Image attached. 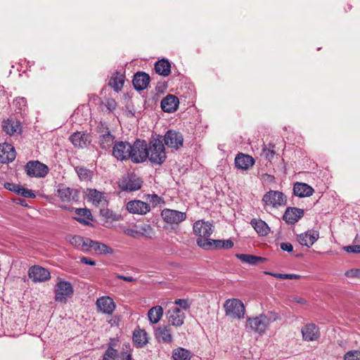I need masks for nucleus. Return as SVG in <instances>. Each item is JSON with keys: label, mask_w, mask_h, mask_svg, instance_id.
Listing matches in <instances>:
<instances>
[{"label": "nucleus", "mask_w": 360, "mask_h": 360, "mask_svg": "<svg viewBox=\"0 0 360 360\" xmlns=\"http://www.w3.org/2000/svg\"><path fill=\"white\" fill-rule=\"evenodd\" d=\"M148 159L153 165H161L166 160L165 148L162 136L153 137L148 144Z\"/></svg>", "instance_id": "1"}, {"label": "nucleus", "mask_w": 360, "mask_h": 360, "mask_svg": "<svg viewBox=\"0 0 360 360\" xmlns=\"http://www.w3.org/2000/svg\"><path fill=\"white\" fill-rule=\"evenodd\" d=\"M278 319L279 315L277 313L270 311L254 318H248L247 326H249L255 332L262 333L271 323Z\"/></svg>", "instance_id": "2"}, {"label": "nucleus", "mask_w": 360, "mask_h": 360, "mask_svg": "<svg viewBox=\"0 0 360 360\" xmlns=\"http://www.w3.org/2000/svg\"><path fill=\"white\" fill-rule=\"evenodd\" d=\"M148 144L145 140L137 139L131 145L130 160L134 163H142L148 159Z\"/></svg>", "instance_id": "3"}, {"label": "nucleus", "mask_w": 360, "mask_h": 360, "mask_svg": "<svg viewBox=\"0 0 360 360\" xmlns=\"http://www.w3.org/2000/svg\"><path fill=\"white\" fill-rule=\"evenodd\" d=\"M262 201L264 208L267 207L278 208L286 205L287 198L281 191L270 190L263 195Z\"/></svg>", "instance_id": "4"}, {"label": "nucleus", "mask_w": 360, "mask_h": 360, "mask_svg": "<svg viewBox=\"0 0 360 360\" xmlns=\"http://www.w3.org/2000/svg\"><path fill=\"white\" fill-rule=\"evenodd\" d=\"M73 292L72 285L70 282L60 279L55 286V300L65 303L68 299L72 297Z\"/></svg>", "instance_id": "5"}, {"label": "nucleus", "mask_w": 360, "mask_h": 360, "mask_svg": "<svg viewBox=\"0 0 360 360\" xmlns=\"http://www.w3.org/2000/svg\"><path fill=\"white\" fill-rule=\"evenodd\" d=\"M224 307L226 314L235 319L243 318L245 307L243 303L238 299H231L225 302Z\"/></svg>", "instance_id": "6"}, {"label": "nucleus", "mask_w": 360, "mask_h": 360, "mask_svg": "<svg viewBox=\"0 0 360 360\" xmlns=\"http://www.w3.org/2000/svg\"><path fill=\"white\" fill-rule=\"evenodd\" d=\"M97 131L99 134L98 144L103 150H108L115 143V136L112 135L109 129L104 124L101 123L97 127Z\"/></svg>", "instance_id": "7"}, {"label": "nucleus", "mask_w": 360, "mask_h": 360, "mask_svg": "<svg viewBox=\"0 0 360 360\" xmlns=\"http://www.w3.org/2000/svg\"><path fill=\"white\" fill-rule=\"evenodd\" d=\"M193 229L194 234L198 236L196 240L198 245L200 239L209 240V237L213 232L212 225L208 221L203 220L196 221L193 224Z\"/></svg>", "instance_id": "8"}, {"label": "nucleus", "mask_w": 360, "mask_h": 360, "mask_svg": "<svg viewBox=\"0 0 360 360\" xmlns=\"http://www.w3.org/2000/svg\"><path fill=\"white\" fill-rule=\"evenodd\" d=\"M162 139V142L164 141L165 144L168 148L175 150L179 149L184 144V136L182 134L173 129L168 130Z\"/></svg>", "instance_id": "9"}, {"label": "nucleus", "mask_w": 360, "mask_h": 360, "mask_svg": "<svg viewBox=\"0 0 360 360\" xmlns=\"http://www.w3.org/2000/svg\"><path fill=\"white\" fill-rule=\"evenodd\" d=\"M131 145L127 141H116L112 146V155L121 161L130 160Z\"/></svg>", "instance_id": "10"}, {"label": "nucleus", "mask_w": 360, "mask_h": 360, "mask_svg": "<svg viewBox=\"0 0 360 360\" xmlns=\"http://www.w3.org/2000/svg\"><path fill=\"white\" fill-rule=\"evenodd\" d=\"M27 174L30 177H44L49 172L48 167L39 161H29L25 165Z\"/></svg>", "instance_id": "11"}, {"label": "nucleus", "mask_w": 360, "mask_h": 360, "mask_svg": "<svg viewBox=\"0 0 360 360\" xmlns=\"http://www.w3.org/2000/svg\"><path fill=\"white\" fill-rule=\"evenodd\" d=\"M28 276L34 283H42L51 278V273L42 266L34 265L29 269Z\"/></svg>", "instance_id": "12"}, {"label": "nucleus", "mask_w": 360, "mask_h": 360, "mask_svg": "<svg viewBox=\"0 0 360 360\" xmlns=\"http://www.w3.org/2000/svg\"><path fill=\"white\" fill-rule=\"evenodd\" d=\"M163 220L170 224H178L186 219V214L175 210L165 208L161 212Z\"/></svg>", "instance_id": "13"}, {"label": "nucleus", "mask_w": 360, "mask_h": 360, "mask_svg": "<svg viewBox=\"0 0 360 360\" xmlns=\"http://www.w3.org/2000/svg\"><path fill=\"white\" fill-rule=\"evenodd\" d=\"M166 317L169 325L178 327L184 324L185 314L178 307L174 306L167 311Z\"/></svg>", "instance_id": "14"}, {"label": "nucleus", "mask_w": 360, "mask_h": 360, "mask_svg": "<svg viewBox=\"0 0 360 360\" xmlns=\"http://www.w3.org/2000/svg\"><path fill=\"white\" fill-rule=\"evenodd\" d=\"M301 333L303 340L307 342L318 340L321 335L319 328L312 323L304 325L301 329Z\"/></svg>", "instance_id": "15"}, {"label": "nucleus", "mask_w": 360, "mask_h": 360, "mask_svg": "<svg viewBox=\"0 0 360 360\" xmlns=\"http://www.w3.org/2000/svg\"><path fill=\"white\" fill-rule=\"evenodd\" d=\"M77 190L61 184L58 187L56 195L63 202L68 203L72 201L77 200Z\"/></svg>", "instance_id": "16"}, {"label": "nucleus", "mask_w": 360, "mask_h": 360, "mask_svg": "<svg viewBox=\"0 0 360 360\" xmlns=\"http://www.w3.org/2000/svg\"><path fill=\"white\" fill-rule=\"evenodd\" d=\"M142 186V181L136 175H131L123 177L120 186L124 191H134L140 189Z\"/></svg>", "instance_id": "17"}, {"label": "nucleus", "mask_w": 360, "mask_h": 360, "mask_svg": "<svg viewBox=\"0 0 360 360\" xmlns=\"http://www.w3.org/2000/svg\"><path fill=\"white\" fill-rule=\"evenodd\" d=\"M154 335L158 342L170 344L173 342L172 331L169 325L157 327Z\"/></svg>", "instance_id": "18"}, {"label": "nucleus", "mask_w": 360, "mask_h": 360, "mask_svg": "<svg viewBox=\"0 0 360 360\" xmlns=\"http://www.w3.org/2000/svg\"><path fill=\"white\" fill-rule=\"evenodd\" d=\"M127 210L132 214H146L150 210V205L141 200H131L126 205Z\"/></svg>", "instance_id": "19"}, {"label": "nucleus", "mask_w": 360, "mask_h": 360, "mask_svg": "<svg viewBox=\"0 0 360 360\" xmlns=\"http://www.w3.org/2000/svg\"><path fill=\"white\" fill-rule=\"evenodd\" d=\"M16 156L14 147L9 143H0V163L5 164L12 162Z\"/></svg>", "instance_id": "20"}, {"label": "nucleus", "mask_w": 360, "mask_h": 360, "mask_svg": "<svg viewBox=\"0 0 360 360\" xmlns=\"http://www.w3.org/2000/svg\"><path fill=\"white\" fill-rule=\"evenodd\" d=\"M98 309L103 314H112L115 309V303L108 296H103L96 300Z\"/></svg>", "instance_id": "21"}, {"label": "nucleus", "mask_w": 360, "mask_h": 360, "mask_svg": "<svg viewBox=\"0 0 360 360\" xmlns=\"http://www.w3.org/2000/svg\"><path fill=\"white\" fill-rule=\"evenodd\" d=\"M304 215V210L297 207H288L284 212L283 219L288 224H294Z\"/></svg>", "instance_id": "22"}, {"label": "nucleus", "mask_w": 360, "mask_h": 360, "mask_svg": "<svg viewBox=\"0 0 360 360\" xmlns=\"http://www.w3.org/2000/svg\"><path fill=\"white\" fill-rule=\"evenodd\" d=\"M70 141L75 147L81 148L86 147L91 141L89 134L82 131L73 133Z\"/></svg>", "instance_id": "23"}, {"label": "nucleus", "mask_w": 360, "mask_h": 360, "mask_svg": "<svg viewBox=\"0 0 360 360\" xmlns=\"http://www.w3.org/2000/svg\"><path fill=\"white\" fill-rule=\"evenodd\" d=\"M2 129L7 134L13 136L20 134L22 127L18 120L10 118L2 122Z\"/></svg>", "instance_id": "24"}, {"label": "nucleus", "mask_w": 360, "mask_h": 360, "mask_svg": "<svg viewBox=\"0 0 360 360\" xmlns=\"http://www.w3.org/2000/svg\"><path fill=\"white\" fill-rule=\"evenodd\" d=\"M319 233L314 230H309L297 236V240L302 245H305L308 248L312 246L314 243L319 239Z\"/></svg>", "instance_id": "25"}, {"label": "nucleus", "mask_w": 360, "mask_h": 360, "mask_svg": "<svg viewBox=\"0 0 360 360\" xmlns=\"http://www.w3.org/2000/svg\"><path fill=\"white\" fill-rule=\"evenodd\" d=\"M150 81V76L147 73L138 72L134 75L132 82L136 90L141 91L148 87Z\"/></svg>", "instance_id": "26"}, {"label": "nucleus", "mask_w": 360, "mask_h": 360, "mask_svg": "<svg viewBox=\"0 0 360 360\" xmlns=\"http://www.w3.org/2000/svg\"><path fill=\"white\" fill-rule=\"evenodd\" d=\"M179 103V99L176 96L169 94L162 100L161 108L164 112H172L176 110Z\"/></svg>", "instance_id": "27"}, {"label": "nucleus", "mask_w": 360, "mask_h": 360, "mask_svg": "<svg viewBox=\"0 0 360 360\" xmlns=\"http://www.w3.org/2000/svg\"><path fill=\"white\" fill-rule=\"evenodd\" d=\"M314 192V188L305 183L296 182L293 186V193L300 198L309 197Z\"/></svg>", "instance_id": "28"}, {"label": "nucleus", "mask_w": 360, "mask_h": 360, "mask_svg": "<svg viewBox=\"0 0 360 360\" xmlns=\"http://www.w3.org/2000/svg\"><path fill=\"white\" fill-rule=\"evenodd\" d=\"M255 164V160L250 155L238 154L235 158V165L239 169H248Z\"/></svg>", "instance_id": "29"}, {"label": "nucleus", "mask_w": 360, "mask_h": 360, "mask_svg": "<svg viewBox=\"0 0 360 360\" xmlns=\"http://www.w3.org/2000/svg\"><path fill=\"white\" fill-rule=\"evenodd\" d=\"M250 224L259 236H267L270 232V228L268 224L261 219H252Z\"/></svg>", "instance_id": "30"}, {"label": "nucleus", "mask_w": 360, "mask_h": 360, "mask_svg": "<svg viewBox=\"0 0 360 360\" xmlns=\"http://www.w3.org/2000/svg\"><path fill=\"white\" fill-rule=\"evenodd\" d=\"M155 70L158 75L167 77L171 72V65L168 60L162 58L155 63Z\"/></svg>", "instance_id": "31"}, {"label": "nucleus", "mask_w": 360, "mask_h": 360, "mask_svg": "<svg viewBox=\"0 0 360 360\" xmlns=\"http://www.w3.org/2000/svg\"><path fill=\"white\" fill-rule=\"evenodd\" d=\"M124 83V75L118 71H115L109 82L110 86L116 91H121Z\"/></svg>", "instance_id": "32"}, {"label": "nucleus", "mask_w": 360, "mask_h": 360, "mask_svg": "<svg viewBox=\"0 0 360 360\" xmlns=\"http://www.w3.org/2000/svg\"><path fill=\"white\" fill-rule=\"evenodd\" d=\"M87 242L89 243V250L92 249L96 253L112 254L113 252V250L104 243H99L97 241H94L91 239H90V240H87Z\"/></svg>", "instance_id": "33"}, {"label": "nucleus", "mask_w": 360, "mask_h": 360, "mask_svg": "<svg viewBox=\"0 0 360 360\" xmlns=\"http://www.w3.org/2000/svg\"><path fill=\"white\" fill-rule=\"evenodd\" d=\"M87 198L96 206L105 204L106 200L104 199L103 194L96 189H89Z\"/></svg>", "instance_id": "34"}, {"label": "nucleus", "mask_w": 360, "mask_h": 360, "mask_svg": "<svg viewBox=\"0 0 360 360\" xmlns=\"http://www.w3.org/2000/svg\"><path fill=\"white\" fill-rule=\"evenodd\" d=\"M163 315V309L161 306L157 305L150 308L148 312V316L152 324H155L160 321Z\"/></svg>", "instance_id": "35"}, {"label": "nucleus", "mask_w": 360, "mask_h": 360, "mask_svg": "<svg viewBox=\"0 0 360 360\" xmlns=\"http://www.w3.org/2000/svg\"><path fill=\"white\" fill-rule=\"evenodd\" d=\"M236 257L239 259L243 263L248 264L250 265H256L260 262H264L265 258L248 254H236Z\"/></svg>", "instance_id": "36"}, {"label": "nucleus", "mask_w": 360, "mask_h": 360, "mask_svg": "<svg viewBox=\"0 0 360 360\" xmlns=\"http://www.w3.org/2000/svg\"><path fill=\"white\" fill-rule=\"evenodd\" d=\"M87 240H90V238H84L80 236H74L70 240V243L83 251H87L89 250V243Z\"/></svg>", "instance_id": "37"}, {"label": "nucleus", "mask_w": 360, "mask_h": 360, "mask_svg": "<svg viewBox=\"0 0 360 360\" xmlns=\"http://www.w3.org/2000/svg\"><path fill=\"white\" fill-rule=\"evenodd\" d=\"M133 341L137 347H142L148 342L147 333L144 330H136L133 334Z\"/></svg>", "instance_id": "38"}, {"label": "nucleus", "mask_w": 360, "mask_h": 360, "mask_svg": "<svg viewBox=\"0 0 360 360\" xmlns=\"http://www.w3.org/2000/svg\"><path fill=\"white\" fill-rule=\"evenodd\" d=\"M198 246L204 250L221 249V240L210 239L209 240H205L204 239H200Z\"/></svg>", "instance_id": "39"}, {"label": "nucleus", "mask_w": 360, "mask_h": 360, "mask_svg": "<svg viewBox=\"0 0 360 360\" xmlns=\"http://www.w3.org/2000/svg\"><path fill=\"white\" fill-rule=\"evenodd\" d=\"M191 352L183 347H178L172 352V358L174 360H191Z\"/></svg>", "instance_id": "40"}, {"label": "nucleus", "mask_w": 360, "mask_h": 360, "mask_svg": "<svg viewBox=\"0 0 360 360\" xmlns=\"http://www.w3.org/2000/svg\"><path fill=\"white\" fill-rule=\"evenodd\" d=\"M13 105L15 107V110H18V112L25 111L27 108V101L24 97L16 98L13 101Z\"/></svg>", "instance_id": "41"}, {"label": "nucleus", "mask_w": 360, "mask_h": 360, "mask_svg": "<svg viewBox=\"0 0 360 360\" xmlns=\"http://www.w3.org/2000/svg\"><path fill=\"white\" fill-rule=\"evenodd\" d=\"M274 147L275 146L271 144L269 145V147H266L265 145L263 146L262 155L269 161L274 158L276 154Z\"/></svg>", "instance_id": "42"}, {"label": "nucleus", "mask_w": 360, "mask_h": 360, "mask_svg": "<svg viewBox=\"0 0 360 360\" xmlns=\"http://www.w3.org/2000/svg\"><path fill=\"white\" fill-rule=\"evenodd\" d=\"M117 356V350L109 346L103 355V360H115Z\"/></svg>", "instance_id": "43"}, {"label": "nucleus", "mask_w": 360, "mask_h": 360, "mask_svg": "<svg viewBox=\"0 0 360 360\" xmlns=\"http://www.w3.org/2000/svg\"><path fill=\"white\" fill-rule=\"evenodd\" d=\"M139 231H140L139 235L144 236L149 238H151L153 235V228L149 224H145L141 226Z\"/></svg>", "instance_id": "44"}, {"label": "nucleus", "mask_w": 360, "mask_h": 360, "mask_svg": "<svg viewBox=\"0 0 360 360\" xmlns=\"http://www.w3.org/2000/svg\"><path fill=\"white\" fill-rule=\"evenodd\" d=\"M101 214L106 219V220L115 221L117 220V215L110 210L102 209L101 210Z\"/></svg>", "instance_id": "45"}, {"label": "nucleus", "mask_w": 360, "mask_h": 360, "mask_svg": "<svg viewBox=\"0 0 360 360\" xmlns=\"http://www.w3.org/2000/svg\"><path fill=\"white\" fill-rule=\"evenodd\" d=\"M76 172L81 179H87L90 176V170L85 167H76Z\"/></svg>", "instance_id": "46"}, {"label": "nucleus", "mask_w": 360, "mask_h": 360, "mask_svg": "<svg viewBox=\"0 0 360 360\" xmlns=\"http://www.w3.org/2000/svg\"><path fill=\"white\" fill-rule=\"evenodd\" d=\"M345 360H360V351L352 350L347 352L344 356Z\"/></svg>", "instance_id": "47"}, {"label": "nucleus", "mask_w": 360, "mask_h": 360, "mask_svg": "<svg viewBox=\"0 0 360 360\" xmlns=\"http://www.w3.org/2000/svg\"><path fill=\"white\" fill-rule=\"evenodd\" d=\"M147 200L153 204L154 207L158 206L162 201V198L157 194L148 195Z\"/></svg>", "instance_id": "48"}, {"label": "nucleus", "mask_w": 360, "mask_h": 360, "mask_svg": "<svg viewBox=\"0 0 360 360\" xmlns=\"http://www.w3.org/2000/svg\"><path fill=\"white\" fill-rule=\"evenodd\" d=\"M75 213L79 216L84 217L87 219H91V212L86 208H77Z\"/></svg>", "instance_id": "49"}, {"label": "nucleus", "mask_w": 360, "mask_h": 360, "mask_svg": "<svg viewBox=\"0 0 360 360\" xmlns=\"http://www.w3.org/2000/svg\"><path fill=\"white\" fill-rule=\"evenodd\" d=\"M18 194L21 195L22 196L25 198H35L34 193L32 192V191L27 189L22 186H20V192Z\"/></svg>", "instance_id": "50"}, {"label": "nucleus", "mask_w": 360, "mask_h": 360, "mask_svg": "<svg viewBox=\"0 0 360 360\" xmlns=\"http://www.w3.org/2000/svg\"><path fill=\"white\" fill-rule=\"evenodd\" d=\"M174 304L177 306H179L184 310H187L190 308V304L188 301L185 299H177L174 301Z\"/></svg>", "instance_id": "51"}, {"label": "nucleus", "mask_w": 360, "mask_h": 360, "mask_svg": "<svg viewBox=\"0 0 360 360\" xmlns=\"http://www.w3.org/2000/svg\"><path fill=\"white\" fill-rule=\"evenodd\" d=\"M345 276L349 278H360V269H351L345 272Z\"/></svg>", "instance_id": "52"}, {"label": "nucleus", "mask_w": 360, "mask_h": 360, "mask_svg": "<svg viewBox=\"0 0 360 360\" xmlns=\"http://www.w3.org/2000/svg\"><path fill=\"white\" fill-rule=\"evenodd\" d=\"M344 250L349 253L360 254V245H352L344 247Z\"/></svg>", "instance_id": "53"}, {"label": "nucleus", "mask_w": 360, "mask_h": 360, "mask_svg": "<svg viewBox=\"0 0 360 360\" xmlns=\"http://www.w3.org/2000/svg\"><path fill=\"white\" fill-rule=\"evenodd\" d=\"M20 185L18 184H13V183H9V182H7L4 185V187L9 190V191H13L16 193L18 194V193L20 192Z\"/></svg>", "instance_id": "54"}, {"label": "nucleus", "mask_w": 360, "mask_h": 360, "mask_svg": "<svg viewBox=\"0 0 360 360\" xmlns=\"http://www.w3.org/2000/svg\"><path fill=\"white\" fill-rule=\"evenodd\" d=\"M123 232L127 236H131L132 238H137L139 236L140 231L138 230H134L132 229H125L123 230Z\"/></svg>", "instance_id": "55"}, {"label": "nucleus", "mask_w": 360, "mask_h": 360, "mask_svg": "<svg viewBox=\"0 0 360 360\" xmlns=\"http://www.w3.org/2000/svg\"><path fill=\"white\" fill-rule=\"evenodd\" d=\"M280 247L282 250L288 252H291L293 250V246L290 243H281Z\"/></svg>", "instance_id": "56"}, {"label": "nucleus", "mask_w": 360, "mask_h": 360, "mask_svg": "<svg viewBox=\"0 0 360 360\" xmlns=\"http://www.w3.org/2000/svg\"><path fill=\"white\" fill-rule=\"evenodd\" d=\"M233 246V243L231 239L221 240V249H230Z\"/></svg>", "instance_id": "57"}, {"label": "nucleus", "mask_w": 360, "mask_h": 360, "mask_svg": "<svg viewBox=\"0 0 360 360\" xmlns=\"http://www.w3.org/2000/svg\"><path fill=\"white\" fill-rule=\"evenodd\" d=\"M117 106V103L114 99H108L106 102V107L110 111H113Z\"/></svg>", "instance_id": "58"}, {"label": "nucleus", "mask_w": 360, "mask_h": 360, "mask_svg": "<svg viewBox=\"0 0 360 360\" xmlns=\"http://www.w3.org/2000/svg\"><path fill=\"white\" fill-rule=\"evenodd\" d=\"M115 278L118 279H122L123 281H127V282H134L136 281V278L133 276H125L120 274H115Z\"/></svg>", "instance_id": "59"}, {"label": "nucleus", "mask_w": 360, "mask_h": 360, "mask_svg": "<svg viewBox=\"0 0 360 360\" xmlns=\"http://www.w3.org/2000/svg\"><path fill=\"white\" fill-rule=\"evenodd\" d=\"M80 261L83 264L91 265V266H94L96 264L95 261L89 257H83L81 258Z\"/></svg>", "instance_id": "60"}, {"label": "nucleus", "mask_w": 360, "mask_h": 360, "mask_svg": "<svg viewBox=\"0 0 360 360\" xmlns=\"http://www.w3.org/2000/svg\"><path fill=\"white\" fill-rule=\"evenodd\" d=\"M265 274L271 275L277 278L286 279V274H273L269 272H265Z\"/></svg>", "instance_id": "61"}, {"label": "nucleus", "mask_w": 360, "mask_h": 360, "mask_svg": "<svg viewBox=\"0 0 360 360\" xmlns=\"http://www.w3.org/2000/svg\"><path fill=\"white\" fill-rule=\"evenodd\" d=\"M300 278V276L297 274H286V279H298Z\"/></svg>", "instance_id": "62"}, {"label": "nucleus", "mask_w": 360, "mask_h": 360, "mask_svg": "<svg viewBox=\"0 0 360 360\" xmlns=\"http://www.w3.org/2000/svg\"><path fill=\"white\" fill-rule=\"evenodd\" d=\"M122 360H131V355L130 354H127L125 357Z\"/></svg>", "instance_id": "63"}, {"label": "nucleus", "mask_w": 360, "mask_h": 360, "mask_svg": "<svg viewBox=\"0 0 360 360\" xmlns=\"http://www.w3.org/2000/svg\"><path fill=\"white\" fill-rule=\"evenodd\" d=\"M76 219H77V221H79V222L84 221V220H82V219H79V218H76Z\"/></svg>", "instance_id": "64"}]
</instances>
